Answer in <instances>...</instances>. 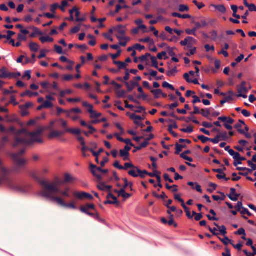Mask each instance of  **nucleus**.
I'll use <instances>...</instances> for the list:
<instances>
[{
	"label": "nucleus",
	"mask_w": 256,
	"mask_h": 256,
	"mask_svg": "<svg viewBox=\"0 0 256 256\" xmlns=\"http://www.w3.org/2000/svg\"><path fill=\"white\" fill-rule=\"evenodd\" d=\"M73 180H74L73 178L70 174H66L64 175V182H70L71 181Z\"/></svg>",
	"instance_id": "41"
},
{
	"label": "nucleus",
	"mask_w": 256,
	"mask_h": 256,
	"mask_svg": "<svg viewBox=\"0 0 256 256\" xmlns=\"http://www.w3.org/2000/svg\"><path fill=\"white\" fill-rule=\"evenodd\" d=\"M178 72V70L176 68H174L172 69L171 70H168L166 72V74L168 76H174L176 73Z\"/></svg>",
	"instance_id": "34"
},
{
	"label": "nucleus",
	"mask_w": 256,
	"mask_h": 256,
	"mask_svg": "<svg viewBox=\"0 0 256 256\" xmlns=\"http://www.w3.org/2000/svg\"><path fill=\"white\" fill-rule=\"evenodd\" d=\"M192 214L193 216H195L194 219L196 221H198V220H200L203 217L202 214H197L194 211H193L192 212Z\"/></svg>",
	"instance_id": "43"
},
{
	"label": "nucleus",
	"mask_w": 256,
	"mask_h": 256,
	"mask_svg": "<svg viewBox=\"0 0 256 256\" xmlns=\"http://www.w3.org/2000/svg\"><path fill=\"white\" fill-rule=\"evenodd\" d=\"M186 145H182V144H179L178 143L176 144V152L175 154H179L180 152H181L182 150V148H186Z\"/></svg>",
	"instance_id": "21"
},
{
	"label": "nucleus",
	"mask_w": 256,
	"mask_h": 256,
	"mask_svg": "<svg viewBox=\"0 0 256 256\" xmlns=\"http://www.w3.org/2000/svg\"><path fill=\"white\" fill-rule=\"evenodd\" d=\"M236 235H244L246 236V233L244 228H240L237 232H234Z\"/></svg>",
	"instance_id": "59"
},
{
	"label": "nucleus",
	"mask_w": 256,
	"mask_h": 256,
	"mask_svg": "<svg viewBox=\"0 0 256 256\" xmlns=\"http://www.w3.org/2000/svg\"><path fill=\"white\" fill-rule=\"evenodd\" d=\"M81 24H78V26H74L70 30V32L72 34H76L78 32L80 28Z\"/></svg>",
	"instance_id": "53"
},
{
	"label": "nucleus",
	"mask_w": 256,
	"mask_h": 256,
	"mask_svg": "<svg viewBox=\"0 0 256 256\" xmlns=\"http://www.w3.org/2000/svg\"><path fill=\"white\" fill-rule=\"evenodd\" d=\"M90 168L93 176L96 177L98 180H102V176L99 174V171L97 170L98 167L94 164H90Z\"/></svg>",
	"instance_id": "8"
},
{
	"label": "nucleus",
	"mask_w": 256,
	"mask_h": 256,
	"mask_svg": "<svg viewBox=\"0 0 256 256\" xmlns=\"http://www.w3.org/2000/svg\"><path fill=\"white\" fill-rule=\"evenodd\" d=\"M53 192H50L46 190H43L40 192V195L48 199L53 200L56 202L59 205L64 208L66 204L64 200L60 198L55 196L52 195Z\"/></svg>",
	"instance_id": "5"
},
{
	"label": "nucleus",
	"mask_w": 256,
	"mask_h": 256,
	"mask_svg": "<svg viewBox=\"0 0 256 256\" xmlns=\"http://www.w3.org/2000/svg\"><path fill=\"white\" fill-rule=\"evenodd\" d=\"M68 6V2L66 0H64L62 2V6H59L58 8L60 9L61 10H62V12H64L65 11L64 8L67 6Z\"/></svg>",
	"instance_id": "55"
},
{
	"label": "nucleus",
	"mask_w": 256,
	"mask_h": 256,
	"mask_svg": "<svg viewBox=\"0 0 256 256\" xmlns=\"http://www.w3.org/2000/svg\"><path fill=\"white\" fill-rule=\"evenodd\" d=\"M189 10V8L188 6L180 4L179 6V10L181 12H187Z\"/></svg>",
	"instance_id": "56"
},
{
	"label": "nucleus",
	"mask_w": 256,
	"mask_h": 256,
	"mask_svg": "<svg viewBox=\"0 0 256 256\" xmlns=\"http://www.w3.org/2000/svg\"><path fill=\"white\" fill-rule=\"evenodd\" d=\"M162 86L164 88H169L172 90H175L172 85L166 82H163Z\"/></svg>",
	"instance_id": "42"
},
{
	"label": "nucleus",
	"mask_w": 256,
	"mask_h": 256,
	"mask_svg": "<svg viewBox=\"0 0 256 256\" xmlns=\"http://www.w3.org/2000/svg\"><path fill=\"white\" fill-rule=\"evenodd\" d=\"M230 154L233 156L234 160H238L240 158V154L238 152H236L234 150H230Z\"/></svg>",
	"instance_id": "29"
},
{
	"label": "nucleus",
	"mask_w": 256,
	"mask_h": 256,
	"mask_svg": "<svg viewBox=\"0 0 256 256\" xmlns=\"http://www.w3.org/2000/svg\"><path fill=\"white\" fill-rule=\"evenodd\" d=\"M66 132H70L72 134H74L76 135H79L81 133V130L80 129H74V128H66Z\"/></svg>",
	"instance_id": "24"
},
{
	"label": "nucleus",
	"mask_w": 256,
	"mask_h": 256,
	"mask_svg": "<svg viewBox=\"0 0 256 256\" xmlns=\"http://www.w3.org/2000/svg\"><path fill=\"white\" fill-rule=\"evenodd\" d=\"M124 83L128 92H132L136 87L139 86L138 82L132 80L130 82H124Z\"/></svg>",
	"instance_id": "9"
},
{
	"label": "nucleus",
	"mask_w": 256,
	"mask_h": 256,
	"mask_svg": "<svg viewBox=\"0 0 256 256\" xmlns=\"http://www.w3.org/2000/svg\"><path fill=\"white\" fill-rule=\"evenodd\" d=\"M196 26L192 30L187 29L186 30V32L188 34H192L196 36V31L197 30L202 27L200 24L198 22H196Z\"/></svg>",
	"instance_id": "13"
},
{
	"label": "nucleus",
	"mask_w": 256,
	"mask_h": 256,
	"mask_svg": "<svg viewBox=\"0 0 256 256\" xmlns=\"http://www.w3.org/2000/svg\"><path fill=\"white\" fill-rule=\"evenodd\" d=\"M130 118L131 119L134 120V122L136 125H140V122H139L138 120H142L143 118L140 116L136 115L135 114H132Z\"/></svg>",
	"instance_id": "23"
},
{
	"label": "nucleus",
	"mask_w": 256,
	"mask_h": 256,
	"mask_svg": "<svg viewBox=\"0 0 256 256\" xmlns=\"http://www.w3.org/2000/svg\"><path fill=\"white\" fill-rule=\"evenodd\" d=\"M137 168L132 163H125L124 166H123V170H127L128 168Z\"/></svg>",
	"instance_id": "45"
},
{
	"label": "nucleus",
	"mask_w": 256,
	"mask_h": 256,
	"mask_svg": "<svg viewBox=\"0 0 256 256\" xmlns=\"http://www.w3.org/2000/svg\"><path fill=\"white\" fill-rule=\"evenodd\" d=\"M13 76H14V74H10V72H7L6 68H2L0 70V78H12Z\"/></svg>",
	"instance_id": "12"
},
{
	"label": "nucleus",
	"mask_w": 256,
	"mask_h": 256,
	"mask_svg": "<svg viewBox=\"0 0 256 256\" xmlns=\"http://www.w3.org/2000/svg\"><path fill=\"white\" fill-rule=\"evenodd\" d=\"M179 105V104L178 102H176L174 104H168L165 106L166 108H168L170 110H174V108L178 107Z\"/></svg>",
	"instance_id": "57"
},
{
	"label": "nucleus",
	"mask_w": 256,
	"mask_h": 256,
	"mask_svg": "<svg viewBox=\"0 0 256 256\" xmlns=\"http://www.w3.org/2000/svg\"><path fill=\"white\" fill-rule=\"evenodd\" d=\"M176 49L175 48H170V46H167L166 50L168 54L171 56H176V53L174 52V50Z\"/></svg>",
	"instance_id": "33"
},
{
	"label": "nucleus",
	"mask_w": 256,
	"mask_h": 256,
	"mask_svg": "<svg viewBox=\"0 0 256 256\" xmlns=\"http://www.w3.org/2000/svg\"><path fill=\"white\" fill-rule=\"evenodd\" d=\"M151 61L152 64V66L155 68H158V62L157 61L156 58L155 56H152Z\"/></svg>",
	"instance_id": "40"
},
{
	"label": "nucleus",
	"mask_w": 256,
	"mask_h": 256,
	"mask_svg": "<svg viewBox=\"0 0 256 256\" xmlns=\"http://www.w3.org/2000/svg\"><path fill=\"white\" fill-rule=\"evenodd\" d=\"M25 148H22L16 153L12 154L10 156L14 160L16 166L12 170L13 172H18L20 170V167L24 166L26 163V160L22 159L20 157L24 153Z\"/></svg>",
	"instance_id": "4"
},
{
	"label": "nucleus",
	"mask_w": 256,
	"mask_h": 256,
	"mask_svg": "<svg viewBox=\"0 0 256 256\" xmlns=\"http://www.w3.org/2000/svg\"><path fill=\"white\" fill-rule=\"evenodd\" d=\"M30 28H32L34 30V32L31 33L30 35V38H34L36 36V35H42V32H40L38 28L34 26L31 27Z\"/></svg>",
	"instance_id": "15"
},
{
	"label": "nucleus",
	"mask_w": 256,
	"mask_h": 256,
	"mask_svg": "<svg viewBox=\"0 0 256 256\" xmlns=\"http://www.w3.org/2000/svg\"><path fill=\"white\" fill-rule=\"evenodd\" d=\"M238 93H245L246 94L248 90L246 87L238 86Z\"/></svg>",
	"instance_id": "61"
},
{
	"label": "nucleus",
	"mask_w": 256,
	"mask_h": 256,
	"mask_svg": "<svg viewBox=\"0 0 256 256\" xmlns=\"http://www.w3.org/2000/svg\"><path fill=\"white\" fill-rule=\"evenodd\" d=\"M200 114L203 116L208 118L210 114V112L208 109L203 108L201 110Z\"/></svg>",
	"instance_id": "32"
},
{
	"label": "nucleus",
	"mask_w": 256,
	"mask_h": 256,
	"mask_svg": "<svg viewBox=\"0 0 256 256\" xmlns=\"http://www.w3.org/2000/svg\"><path fill=\"white\" fill-rule=\"evenodd\" d=\"M34 178L38 180L44 190H46L54 193H58L68 198L70 197L69 194L70 190V188H66L64 190H61L60 188L55 184H50L49 182L46 180H40L36 176H34Z\"/></svg>",
	"instance_id": "2"
},
{
	"label": "nucleus",
	"mask_w": 256,
	"mask_h": 256,
	"mask_svg": "<svg viewBox=\"0 0 256 256\" xmlns=\"http://www.w3.org/2000/svg\"><path fill=\"white\" fill-rule=\"evenodd\" d=\"M95 205L94 204H86L84 206H81L80 208H84L86 210H90V209H92L94 210H95Z\"/></svg>",
	"instance_id": "47"
},
{
	"label": "nucleus",
	"mask_w": 256,
	"mask_h": 256,
	"mask_svg": "<svg viewBox=\"0 0 256 256\" xmlns=\"http://www.w3.org/2000/svg\"><path fill=\"white\" fill-rule=\"evenodd\" d=\"M80 210L82 212H84L92 218H94V216H95V214L90 212L88 210H86L84 208H80Z\"/></svg>",
	"instance_id": "49"
},
{
	"label": "nucleus",
	"mask_w": 256,
	"mask_h": 256,
	"mask_svg": "<svg viewBox=\"0 0 256 256\" xmlns=\"http://www.w3.org/2000/svg\"><path fill=\"white\" fill-rule=\"evenodd\" d=\"M220 234L224 236H226L227 234L226 228L224 226H222L220 228L218 229Z\"/></svg>",
	"instance_id": "62"
},
{
	"label": "nucleus",
	"mask_w": 256,
	"mask_h": 256,
	"mask_svg": "<svg viewBox=\"0 0 256 256\" xmlns=\"http://www.w3.org/2000/svg\"><path fill=\"white\" fill-rule=\"evenodd\" d=\"M180 130L188 134H191L194 131L193 128L192 126H188L186 128H182Z\"/></svg>",
	"instance_id": "50"
},
{
	"label": "nucleus",
	"mask_w": 256,
	"mask_h": 256,
	"mask_svg": "<svg viewBox=\"0 0 256 256\" xmlns=\"http://www.w3.org/2000/svg\"><path fill=\"white\" fill-rule=\"evenodd\" d=\"M166 52L164 51V52H162L158 53V54L157 58L159 60H162L163 56H164V59L166 60V59L168 58V57L166 56Z\"/></svg>",
	"instance_id": "46"
},
{
	"label": "nucleus",
	"mask_w": 256,
	"mask_h": 256,
	"mask_svg": "<svg viewBox=\"0 0 256 256\" xmlns=\"http://www.w3.org/2000/svg\"><path fill=\"white\" fill-rule=\"evenodd\" d=\"M208 230L214 236H218L219 234L218 232H216L218 231V229L216 228H212L210 226H207Z\"/></svg>",
	"instance_id": "63"
},
{
	"label": "nucleus",
	"mask_w": 256,
	"mask_h": 256,
	"mask_svg": "<svg viewBox=\"0 0 256 256\" xmlns=\"http://www.w3.org/2000/svg\"><path fill=\"white\" fill-rule=\"evenodd\" d=\"M44 128H40L33 132H28L25 129L16 130L14 126H10L8 132L14 136V140L12 146L14 147L26 146L34 143H42L41 136Z\"/></svg>",
	"instance_id": "1"
},
{
	"label": "nucleus",
	"mask_w": 256,
	"mask_h": 256,
	"mask_svg": "<svg viewBox=\"0 0 256 256\" xmlns=\"http://www.w3.org/2000/svg\"><path fill=\"white\" fill-rule=\"evenodd\" d=\"M230 194L227 195L228 198L232 201H234V202L237 201L238 200V198L240 194H237L236 193V190L234 188H230Z\"/></svg>",
	"instance_id": "11"
},
{
	"label": "nucleus",
	"mask_w": 256,
	"mask_h": 256,
	"mask_svg": "<svg viewBox=\"0 0 256 256\" xmlns=\"http://www.w3.org/2000/svg\"><path fill=\"white\" fill-rule=\"evenodd\" d=\"M72 90H61L60 92V95L61 97H64L66 94H71Z\"/></svg>",
	"instance_id": "58"
},
{
	"label": "nucleus",
	"mask_w": 256,
	"mask_h": 256,
	"mask_svg": "<svg viewBox=\"0 0 256 256\" xmlns=\"http://www.w3.org/2000/svg\"><path fill=\"white\" fill-rule=\"evenodd\" d=\"M66 133V130L56 131L52 130L48 135V138L50 139L59 138L63 136Z\"/></svg>",
	"instance_id": "10"
},
{
	"label": "nucleus",
	"mask_w": 256,
	"mask_h": 256,
	"mask_svg": "<svg viewBox=\"0 0 256 256\" xmlns=\"http://www.w3.org/2000/svg\"><path fill=\"white\" fill-rule=\"evenodd\" d=\"M136 172H137L136 168H132V170H130L128 171V174L134 178L138 177V174Z\"/></svg>",
	"instance_id": "51"
},
{
	"label": "nucleus",
	"mask_w": 256,
	"mask_h": 256,
	"mask_svg": "<svg viewBox=\"0 0 256 256\" xmlns=\"http://www.w3.org/2000/svg\"><path fill=\"white\" fill-rule=\"evenodd\" d=\"M5 183L10 188L22 193L26 192V190L18 185L14 180L8 177L6 175H3L0 177V186L3 183Z\"/></svg>",
	"instance_id": "3"
},
{
	"label": "nucleus",
	"mask_w": 256,
	"mask_h": 256,
	"mask_svg": "<svg viewBox=\"0 0 256 256\" xmlns=\"http://www.w3.org/2000/svg\"><path fill=\"white\" fill-rule=\"evenodd\" d=\"M172 16L173 17H178V18H184V19L190 18H191V16L189 14H184L182 15V14H181L179 13H177V12L172 13Z\"/></svg>",
	"instance_id": "20"
},
{
	"label": "nucleus",
	"mask_w": 256,
	"mask_h": 256,
	"mask_svg": "<svg viewBox=\"0 0 256 256\" xmlns=\"http://www.w3.org/2000/svg\"><path fill=\"white\" fill-rule=\"evenodd\" d=\"M119 192V196H122L124 198H128L131 196V194L126 193L124 188H122Z\"/></svg>",
	"instance_id": "25"
},
{
	"label": "nucleus",
	"mask_w": 256,
	"mask_h": 256,
	"mask_svg": "<svg viewBox=\"0 0 256 256\" xmlns=\"http://www.w3.org/2000/svg\"><path fill=\"white\" fill-rule=\"evenodd\" d=\"M38 94L37 92H32L30 90H26L24 92L22 93L20 96L22 97L28 96L30 98H32L33 96H37Z\"/></svg>",
	"instance_id": "16"
},
{
	"label": "nucleus",
	"mask_w": 256,
	"mask_h": 256,
	"mask_svg": "<svg viewBox=\"0 0 256 256\" xmlns=\"http://www.w3.org/2000/svg\"><path fill=\"white\" fill-rule=\"evenodd\" d=\"M232 100V98L231 96H225L222 100L220 101L221 104H224L226 102H229L230 100Z\"/></svg>",
	"instance_id": "60"
},
{
	"label": "nucleus",
	"mask_w": 256,
	"mask_h": 256,
	"mask_svg": "<svg viewBox=\"0 0 256 256\" xmlns=\"http://www.w3.org/2000/svg\"><path fill=\"white\" fill-rule=\"evenodd\" d=\"M116 94L118 98H124L126 96V92L124 90L117 91Z\"/></svg>",
	"instance_id": "48"
},
{
	"label": "nucleus",
	"mask_w": 256,
	"mask_h": 256,
	"mask_svg": "<svg viewBox=\"0 0 256 256\" xmlns=\"http://www.w3.org/2000/svg\"><path fill=\"white\" fill-rule=\"evenodd\" d=\"M134 49L138 50L140 52V51L144 50L145 47L143 46L140 45L139 44H136L134 46Z\"/></svg>",
	"instance_id": "64"
},
{
	"label": "nucleus",
	"mask_w": 256,
	"mask_h": 256,
	"mask_svg": "<svg viewBox=\"0 0 256 256\" xmlns=\"http://www.w3.org/2000/svg\"><path fill=\"white\" fill-rule=\"evenodd\" d=\"M114 29L115 31H117L118 34L124 36L126 33V26L120 24L117 26L114 27Z\"/></svg>",
	"instance_id": "14"
},
{
	"label": "nucleus",
	"mask_w": 256,
	"mask_h": 256,
	"mask_svg": "<svg viewBox=\"0 0 256 256\" xmlns=\"http://www.w3.org/2000/svg\"><path fill=\"white\" fill-rule=\"evenodd\" d=\"M7 34H8L7 35H3V38H6L8 40H10L12 36L15 34V32H12V31H10V30H8L7 32Z\"/></svg>",
	"instance_id": "38"
},
{
	"label": "nucleus",
	"mask_w": 256,
	"mask_h": 256,
	"mask_svg": "<svg viewBox=\"0 0 256 256\" xmlns=\"http://www.w3.org/2000/svg\"><path fill=\"white\" fill-rule=\"evenodd\" d=\"M190 153H191V151L190 150H188L184 151L182 154H180V158H183L185 160H186L190 162H192L193 161V159L192 158L189 157L187 156H185V154H190Z\"/></svg>",
	"instance_id": "17"
},
{
	"label": "nucleus",
	"mask_w": 256,
	"mask_h": 256,
	"mask_svg": "<svg viewBox=\"0 0 256 256\" xmlns=\"http://www.w3.org/2000/svg\"><path fill=\"white\" fill-rule=\"evenodd\" d=\"M243 208H244L242 206V203L241 202H238L237 204L235 206L236 210L240 212L242 211L241 210H242Z\"/></svg>",
	"instance_id": "54"
},
{
	"label": "nucleus",
	"mask_w": 256,
	"mask_h": 256,
	"mask_svg": "<svg viewBox=\"0 0 256 256\" xmlns=\"http://www.w3.org/2000/svg\"><path fill=\"white\" fill-rule=\"evenodd\" d=\"M198 138L204 144L206 143L208 141L210 142V138H207L203 135L198 136Z\"/></svg>",
	"instance_id": "35"
},
{
	"label": "nucleus",
	"mask_w": 256,
	"mask_h": 256,
	"mask_svg": "<svg viewBox=\"0 0 256 256\" xmlns=\"http://www.w3.org/2000/svg\"><path fill=\"white\" fill-rule=\"evenodd\" d=\"M140 42H142L150 43V44H154V40L149 37H146L144 39H140Z\"/></svg>",
	"instance_id": "44"
},
{
	"label": "nucleus",
	"mask_w": 256,
	"mask_h": 256,
	"mask_svg": "<svg viewBox=\"0 0 256 256\" xmlns=\"http://www.w3.org/2000/svg\"><path fill=\"white\" fill-rule=\"evenodd\" d=\"M21 110V115L22 116H27L29 114V112L28 110L24 106H22L21 105L20 106Z\"/></svg>",
	"instance_id": "36"
},
{
	"label": "nucleus",
	"mask_w": 256,
	"mask_h": 256,
	"mask_svg": "<svg viewBox=\"0 0 256 256\" xmlns=\"http://www.w3.org/2000/svg\"><path fill=\"white\" fill-rule=\"evenodd\" d=\"M218 134L219 135L220 140L226 141L229 138V136L226 132H220Z\"/></svg>",
	"instance_id": "27"
},
{
	"label": "nucleus",
	"mask_w": 256,
	"mask_h": 256,
	"mask_svg": "<svg viewBox=\"0 0 256 256\" xmlns=\"http://www.w3.org/2000/svg\"><path fill=\"white\" fill-rule=\"evenodd\" d=\"M66 116L71 118L74 121H76L79 118V116L76 115H73L70 112H68Z\"/></svg>",
	"instance_id": "37"
},
{
	"label": "nucleus",
	"mask_w": 256,
	"mask_h": 256,
	"mask_svg": "<svg viewBox=\"0 0 256 256\" xmlns=\"http://www.w3.org/2000/svg\"><path fill=\"white\" fill-rule=\"evenodd\" d=\"M74 196L80 200H83L84 198H87L88 200H92L94 197L90 194H88L86 192H76L74 193Z\"/></svg>",
	"instance_id": "7"
},
{
	"label": "nucleus",
	"mask_w": 256,
	"mask_h": 256,
	"mask_svg": "<svg viewBox=\"0 0 256 256\" xmlns=\"http://www.w3.org/2000/svg\"><path fill=\"white\" fill-rule=\"evenodd\" d=\"M131 148L128 146H126L124 150H120V154L121 157L124 158V160H128V156L130 155L129 152Z\"/></svg>",
	"instance_id": "6"
},
{
	"label": "nucleus",
	"mask_w": 256,
	"mask_h": 256,
	"mask_svg": "<svg viewBox=\"0 0 256 256\" xmlns=\"http://www.w3.org/2000/svg\"><path fill=\"white\" fill-rule=\"evenodd\" d=\"M40 40L42 43H44L46 42H52L54 41V38H50L48 36L41 37L40 38Z\"/></svg>",
	"instance_id": "30"
},
{
	"label": "nucleus",
	"mask_w": 256,
	"mask_h": 256,
	"mask_svg": "<svg viewBox=\"0 0 256 256\" xmlns=\"http://www.w3.org/2000/svg\"><path fill=\"white\" fill-rule=\"evenodd\" d=\"M238 132L240 134H244L247 138H250L252 137L250 134L245 132L244 130H238Z\"/></svg>",
	"instance_id": "52"
},
{
	"label": "nucleus",
	"mask_w": 256,
	"mask_h": 256,
	"mask_svg": "<svg viewBox=\"0 0 256 256\" xmlns=\"http://www.w3.org/2000/svg\"><path fill=\"white\" fill-rule=\"evenodd\" d=\"M218 238L225 246L228 245V244H232L233 242L232 240L229 239L228 237L226 236L222 238L220 237H218Z\"/></svg>",
	"instance_id": "22"
},
{
	"label": "nucleus",
	"mask_w": 256,
	"mask_h": 256,
	"mask_svg": "<svg viewBox=\"0 0 256 256\" xmlns=\"http://www.w3.org/2000/svg\"><path fill=\"white\" fill-rule=\"evenodd\" d=\"M148 144L149 142H144L140 144V146L136 147H134L136 148V150H134L133 152H136V150H140L142 148L146 147Z\"/></svg>",
	"instance_id": "31"
},
{
	"label": "nucleus",
	"mask_w": 256,
	"mask_h": 256,
	"mask_svg": "<svg viewBox=\"0 0 256 256\" xmlns=\"http://www.w3.org/2000/svg\"><path fill=\"white\" fill-rule=\"evenodd\" d=\"M29 47L30 50L34 52H38L40 48L38 44L34 42H31L29 44Z\"/></svg>",
	"instance_id": "19"
},
{
	"label": "nucleus",
	"mask_w": 256,
	"mask_h": 256,
	"mask_svg": "<svg viewBox=\"0 0 256 256\" xmlns=\"http://www.w3.org/2000/svg\"><path fill=\"white\" fill-rule=\"evenodd\" d=\"M90 151L92 153V155L95 157H98L100 153L104 152V149L101 148H100L98 152H96L93 149H90Z\"/></svg>",
	"instance_id": "39"
},
{
	"label": "nucleus",
	"mask_w": 256,
	"mask_h": 256,
	"mask_svg": "<svg viewBox=\"0 0 256 256\" xmlns=\"http://www.w3.org/2000/svg\"><path fill=\"white\" fill-rule=\"evenodd\" d=\"M182 206L184 211L186 212L188 218L189 219H192L193 218V216L192 214H191L190 212V208L186 206L185 204H182Z\"/></svg>",
	"instance_id": "26"
},
{
	"label": "nucleus",
	"mask_w": 256,
	"mask_h": 256,
	"mask_svg": "<svg viewBox=\"0 0 256 256\" xmlns=\"http://www.w3.org/2000/svg\"><path fill=\"white\" fill-rule=\"evenodd\" d=\"M212 6L216 8V10H218L220 12L224 14L226 12V8L223 4L220 5H215L212 4Z\"/></svg>",
	"instance_id": "18"
},
{
	"label": "nucleus",
	"mask_w": 256,
	"mask_h": 256,
	"mask_svg": "<svg viewBox=\"0 0 256 256\" xmlns=\"http://www.w3.org/2000/svg\"><path fill=\"white\" fill-rule=\"evenodd\" d=\"M151 92L154 95V98L157 99L159 98L160 94H162V91L160 89L152 90H151Z\"/></svg>",
	"instance_id": "28"
}]
</instances>
